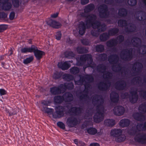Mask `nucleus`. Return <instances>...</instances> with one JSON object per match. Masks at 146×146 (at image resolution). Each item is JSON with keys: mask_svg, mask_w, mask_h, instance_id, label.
<instances>
[{"mask_svg": "<svg viewBox=\"0 0 146 146\" xmlns=\"http://www.w3.org/2000/svg\"><path fill=\"white\" fill-rule=\"evenodd\" d=\"M67 122L68 126L70 127H72L76 125L78 121L76 118L71 117L67 119Z\"/></svg>", "mask_w": 146, "mask_h": 146, "instance_id": "19", "label": "nucleus"}, {"mask_svg": "<svg viewBox=\"0 0 146 146\" xmlns=\"http://www.w3.org/2000/svg\"><path fill=\"white\" fill-rule=\"evenodd\" d=\"M8 27V25L5 24L0 25V33L5 30Z\"/></svg>", "mask_w": 146, "mask_h": 146, "instance_id": "56", "label": "nucleus"}, {"mask_svg": "<svg viewBox=\"0 0 146 146\" xmlns=\"http://www.w3.org/2000/svg\"><path fill=\"white\" fill-rule=\"evenodd\" d=\"M46 23L48 25L55 29H58L62 25L59 22L52 19L47 20Z\"/></svg>", "mask_w": 146, "mask_h": 146, "instance_id": "14", "label": "nucleus"}, {"mask_svg": "<svg viewBox=\"0 0 146 146\" xmlns=\"http://www.w3.org/2000/svg\"><path fill=\"white\" fill-rule=\"evenodd\" d=\"M127 86L126 81L124 80L118 81L115 84V88L117 90H125Z\"/></svg>", "mask_w": 146, "mask_h": 146, "instance_id": "10", "label": "nucleus"}, {"mask_svg": "<svg viewBox=\"0 0 146 146\" xmlns=\"http://www.w3.org/2000/svg\"><path fill=\"white\" fill-rule=\"evenodd\" d=\"M104 46L102 44H97L95 47L96 51L98 52H103L104 51Z\"/></svg>", "mask_w": 146, "mask_h": 146, "instance_id": "47", "label": "nucleus"}, {"mask_svg": "<svg viewBox=\"0 0 146 146\" xmlns=\"http://www.w3.org/2000/svg\"><path fill=\"white\" fill-rule=\"evenodd\" d=\"M115 124V121L114 119H106L104 121V125L108 127H112Z\"/></svg>", "mask_w": 146, "mask_h": 146, "instance_id": "26", "label": "nucleus"}, {"mask_svg": "<svg viewBox=\"0 0 146 146\" xmlns=\"http://www.w3.org/2000/svg\"><path fill=\"white\" fill-rule=\"evenodd\" d=\"M62 34L60 31H59L56 32L55 35L56 39L57 40H60L61 38Z\"/></svg>", "mask_w": 146, "mask_h": 146, "instance_id": "60", "label": "nucleus"}, {"mask_svg": "<svg viewBox=\"0 0 146 146\" xmlns=\"http://www.w3.org/2000/svg\"><path fill=\"white\" fill-rule=\"evenodd\" d=\"M93 118L94 122L96 123H99L103 120L104 119V116L99 115L97 113H96L94 115Z\"/></svg>", "mask_w": 146, "mask_h": 146, "instance_id": "35", "label": "nucleus"}, {"mask_svg": "<svg viewBox=\"0 0 146 146\" xmlns=\"http://www.w3.org/2000/svg\"><path fill=\"white\" fill-rule=\"evenodd\" d=\"M98 58L101 61H104L107 59V55L106 53L101 54L98 55Z\"/></svg>", "mask_w": 146, "mask_h": 146, "instance_id": "50", "label": "nucleus"}, {"mask_svg": "<svg viewBox=\"0 0 146 146\" xmlns=\"http://www.w3.org/2000/svg\"><path fill=\"white\" fill-rule=\"evenodd\" d=\"M137 17L139 18V14L141 13L142 16L141 17V21L144 22V24L146 25V13L143 10H139L136 12Z\"/></svg>", "mask_w": 146, "mask_h": 146, "instance_id": "21", "label": "nucleus"}, {"mask_svg": "<svg viewBox=\"0 0 146 146\" xmlns=\"http://www.w3.org/2000/svg\"><path fill=\"white\" fill-rule=\"evenodd\" d=\"M135 141L142 144H146V133H139L135 136Z\"/></svg>", "mask_w": 146, "mask_h": 146, "instance_id": "9", "label": "nucleus"}, {"mask_svg": "<svg viewBox=\"0 0 146 146\" xmlns=\"http://www.w3.org/2000/svg\"><path fill=\"white\" fill-rule=\"evenodd\" d=\"M95 8V5L93 3H90L87 5L84 9L85 13H90L93 11Z\"/></svg>", "mask_w": 146, "mask_h": 146, "instance_id": "30", "label": "nucleus"}, {"mask_svg": "<svg viewBox=\"0 0 146 146\" xmlns=\"http://www.w3.org/2000/svg\"><path fill=\"white\" fill-rule=\"evenodd\" d=\"M55 111L53 112L52 108L48 107H43V110L46 113H52V117L56 119L63 117L64 115V112L66 109L65 106L58 105L55 108Z\"/></svg>", "mask_w": 146, "mask_h": 146, "instance_id": "3", "label": "nucleus"}, {"mask_svg": "<svg viewBox=\"0 0 146 146\" xmlns=\"http://www.w3.org/2000/svg\"><path fill=\"white\" fill-rule=\"evenodd\" d=\"M106 69V66L104 64H101L98 65L97 66V71L99 72H101L102 70L105 71Z\"/></svg>", "mask_w": 146, "mask_h": 146, "instance_id": "49", "label": "nucleus"}, {"mask_svg": "<svg viewBox=\"0 0 146 146\" xmlns=\"http://www.w3.org/2000/svg\"><path fill=\"white\" fill-rule=\"evenodd\" d=\"M81 42L84 45H88L90 44V42L88 40L83 39L81 40Z\"/></svg>", "mask_w": 146, "mask_h": 146, "instance_id": "63", "label": "nucleus"}, {"mask_svg": "<svg viewBox=\"0 0 146 146\" xmlns=\"http://www.w3.org/2000/svg\"><path fill=\"white\" fill-rule=\"evenodd\" d=\"M63 72H61L56 71L54 73L53 76V78L55 80H57L62 77Z\"/></svg>", "mask_w": 146, "mask_h": 146, "instance_id": "41", "label": "nucleus"}, {"mask_svg": "<svg viewBox=\"0 0 146 146\" xmlns=\"http://www.w3.org/2000/svg\"><path fill=\"white\" fill-rule=\"evenodd\" d=\"M139 95L141 97L145 100H146V90H141L139 92Z\"/></svg>", "mask_w": 146, "mask_h": 146, "instance_id": "57", "label": "nucleus"}, {"mask_svg": "<svg viewBox=\"0 0 146 146\" xmlns=\"http://www.w3.org/2000/svg\"><path fill=\"white\" fill-rule=\"evenodd\" d=\"M64 101L63 96L58 95L54 97V101L55 104H61Z\"/></svg>", "mask_w": 146, "mask_h": 146, "instance_id": "33", "label": "nucleus"}, {"mask_svg": "<svg viewBox=\"0 0 146 146\" xmlns=\"http://www.w3.org/2000/svg\"><path fill=\"white\" fill-rule=\"evenodd\" d=\"M60 87L61 88H62V89L64 90L66 89L72 90L74 88V85L73 82H70L64 84H61L60 85Z\"/></svg>", "mask_w": 146, "mask_h": 146, "instance_id": "20", "label": "nucleus"}, {"mask_svg": "<svg viewBox=\"0 0 146 146\" xmlns=\"http://www.w3.org/2000/svg\"><path fill=\"white\" fill-rule=\"evenodd\" d=\"M110 98L111 102L117 103L119 100V95L116 92H113L110 94Z\"/></svg>", "mask_w": 146, "mask_h": 146, "instance_id": "16", "label": "nucleus"}, {"mask_svg": "<svg viewBox=\"0 0 146 146\" xmlns=\"http://www.w3.org/2000/svg\"><path fill=\"white\" fill-rule=\"evenodd\" d=\"M64 101L66 102H71L73 99V96L70 92H67L63 95Z\"/></svg>", "mask_w": 146, "mask_h": 146, "instance_id": "18", "label": "nucleus"}, {"mask_svg": "<svg viewBox=\"0 0 146 146\" xmlns=\"http://www.w3.org/2000/svg\"><path fill=\"white\" fill-rule=\"evenodd\" d=\"M101 102L99 103L96 106L97 112L96 113H97L98 115H104L103 113L101 111L100 109V107L102 106Z\"/></svg>", "mask_w": 146, "mask_h": 146, "instance_id": "51", "label": "nucleus"}, {"mask_svg": "<svg viewBox=\"0 0 146 146\" xmlns=\"http://www.w3.org/2000/svg\"><path fill=\"white\" fill-rule=\"evenodd\" d=\"M131 96L129 97V102L132 104L136 103L138 100V95L137 90H133L129 92Z\"/></svg>", "mask_w": 146, "mask_h": 146, "instance_id": "11", "label": "nucleus"}, {"mask_svg": "<svg viewBox=\"0 0 146 146\" xmlns=\"http://www.w3.org/2000/svg\"><path fill=\"white\" fill-rule=\"evenodd\" d=\"M117 23L120 27H123L125 26L124 30L127 33H130L134 32L136 30V27L133 24L130 25V27H127L128 25L127 21L124 19H120L118 20Z\"/></svg>", "mask_w": 146, "mask_h": 146, "instance_id": "6", "label": "nucleus"}, {"mask_svg": "<svg viewBox=\"0 0 146 146\" xmlns=\"http://www.w3.org/2000/svg\"><path fill=\"white\" fill-rule=\"evenodd\" d=\"M115 66H113L112 67V69L114 71H116L118 72H120L121 73L124 70L122 69V68L121 66V64H118L117 66L115 67L116 69L115 68Z\"/></svg>", "mask_w": 146, "mask_h": 146, "instance_id": "48", "label": "nucleus"}, {"mask_svg": "<svg viewBox=\"0 0 146 146\" xmlns=\"http://www.w3.org/2000/svg\"><path fill=\"white\" fill-rule=\"evenodd\" d=\"M82 16L86 18V24L83 21L80 22L78 28L79 33L82 35L85 33L86 29H88L91 27L93 29H97L98 31L104 32L106 29L105 24H101L100 22L96 20V15L94 14H83Z\"/></svg>", "mask_w": 146, "mask_h": 146, "instance_id": "1", "label": "nucleus"}, {"mask_svg": "<svg viewBox=\"0 0 146 146\" xmlns=\"http://www.w3.org/2000/svg\"><path fill=\"white\" fill-rule=\"evenodd\" d=\"M143 67V65L141 63L136 62L133 64L132 68L135 72L138 74L141 72Z\"/></svg>", "mask_w": 146, "mask_h": 146, "instance_id": "13", "label": "nucleus"}, {"mask_svg": "<svg viewBox=\"0 0 146 146\" xmlns=\"http://www.w3.org/2000/svg\"><path fill=\"white\" fill-rule=\"evenodd\" d=\"M135 41L138 42H141V40L140 38L139 37H134L132 38L131 40L132 42L133 43V45L134 46L138 47L140 45L139 44L136 42Z\"/></svg>", "mask_w": 146, "mask_h": 146, "instance_id": "39", "label": "nucleus"}, {"mask_svg": "<svg viewBox=\"0 0 146 146\" xmlns=\"http://www.w3.org/2000/svg\"><path fill=\"white\" fill-rule=\"evenodd\" d=\"M12 6L11 3L9 1L4 4H2L3 9L5 11L9 10L11 8Z\"/></svg>", "mask_w": 146, "mask_h": 146, "instance_id": "40", "label": "nucleus"}, {"mask_svg": "<svg viewBox=\"0 0 146 146\" xmlns=\"http://www.w3.org/2000/svg\"><path fill=\"white\" fill-rule=\"evenodd\" d=\"M119 57L118 55L116 54L111 55L109 56L108 61L110 63H114L116 64L119 61Z\"/></svg>", "mask_w": 146, "mask_h": 146, "instance_id": "23", "label": "nucleus"}, {"mask_svg": "<svg viewBox=\"0 0 146 146\" xmlns=\"http://www.w3.org/2000/svg\"><path fill=\"white\" fill-rule=\"evenodd\" d=\"M87 131L89 134L92 135H95L98 131L96 128L93 127H90L87 129Z\"/></svg>", "mask_w": 146, "mask_h": 146, "instance_id": "44", "label": "nucleus"}, {"mask_svg": "<svg viewBox=\"0 0 146 146\" xmlns=\"http://www.w3.org/2000/svg\"><path fill=\"white\" fill-rule=\"evenodd\" d=\"M118 44L116 38L111 39L106 42V45L108 47H111L115 46Z\"/></svg>", "mask_w": 146, "mask_h": 146, "instance_id": "28", "label": "nucleus"}, {"mask_svg": "<svg viewBox=\"0 0 146 146\" xmlns=\"http://www.w3.org/2000/svg\"><path fill=\"white\" fill-rule=\"evenodd\" d=\"M100 99L101 100V102H101L102 104L104 102V100L101 95L97 94L95 95L93 97L92 101L93 102L94 101L98 102L100 101Z\"/></svg>", "mask_w": 146, "mask_h": 146, "instance_id": "36", "label": "nucleus"}, {"mask_svg": "<svg viewBox=\"0 0 146 146\" xmlns=\"http://www.w3.org/2000/svg\"><path fill=\"white\" fill-rule=\"evenodd\" d=\"M62 78L67 81L72 80L74 79V76L70 74H65L62 75Z\"/></svg>", "mask_w": 146, "mask_h": 146, "instance_id": "42", "label": "nucleus"}, {"mask_svg": "<svg viewBox=\"0 0 146 146\" xmlns=\"http://www.w3.org/2000/svg\"><path fill=\"white\" fill-rule=\"evenodd\" d=\"M62 88L60 87V85L58 87H53L50 88L51 93L53 95H58L61 93Z\"/></svg>", "mask_w": 146, "mask_h": 146, "instance_id": "25", "label": "nucleus"}, {"mask_svg": "<svg viewBox=\"0 0 146 146\" xmlns=\"http://www.w3.org/2000/svg\"><path fill=\"white\" fill-rule=\"evenodd\" d=\"M7 113H9V116H11L16 115L17 114V111L15 110H13L12 111H8Z\"/></svg>", "mask_w": 146, "mask_h": 146, "instance_id": "64", "label": "nucleus"}, {"mask_svg": "<svg viewBox=\"0 0 146 146\" xmlns=\"http://www.w3.org/2000/svg\"><path fill=\"white\" fill-rule=\"evenodd\" d=\"M76 50L77 53L79 54L87 53L88 51V49L82 46H78L76 48Z\"/></svg>", "mask_w": 146, "mask_h": 146, "instance_id": "37", "label": "nucleus"}, {"mask_svg": "<svg viewBox=\"0 0 146 146\" xmlns=\"http://www.w3.org/2000/svg\"><path fill=\"white\" fill-rule=\"evenodd\" d=\"M87 61L89 67L93 68L92 66L93 59L92 55L90 54H87L81 55L80 60L77 59L76 64L78 66H82L84 65L85 62Z\"/></svg>", "mask_w": 146, "mask_h": 146, "instance_id": "5", "label": "nucleus"}, {"mask_svg": "<svg viewBox=\"0 0 146 146\" xmlns=\"http://www.w3.org/2000/svg\"><path fill=\"white\" fill-rule=\"evenodd\" d=\"M79 76L80 77L79 81L82 83L85 82V80L89 81V82H93L94 81V77L91 74H86L84 76L80 75Z\"/></svg>", "mask_w": 146, "mask_h": 146, "instance_id": "15", "label": "nucleus"}, {"mask_svg": "<svg viewBox=\"0 0 146 146\" xmlns=\"http://www.w3.org/2000/svg\"><path fill=\"white\" fill-rule=\"evenodd\" d=\"M130 120L128 119H121L119 122V125L122 127H127L130 123Z\"/></svg>", "mask_w": 146, "mask_h": 146, "instance_id": "31", "label": "nucleus"}, {"mask_svg": "<svg viewBox=\"0 0 146 146\" xmlns=\"http://www.w3.org/2000/svg\"><path fill=\"white\" fill-rule=\"evenodd\" d=\"M113 111L115 115L120 116L123 115L125 111V109L122 106H117L114 108Z\"/></svg>", "mask_w": 146, "mask_h": 146, "instance_id": "12", "label": "nucleus"}, {"mask_svg": "<svg viewBox=\"0 0 146 146\" xmlns=\"http://www.w3.org/2000/svg\"><path fill=\"white\" fill-rule=\"evenodd\" d=\"M70 72L72 74L76 75L79 72L80 69L78 67L74 66L70 68Z\"/></svg>", "mask_w": 146, "mask_h": 146, "instance_id": "43", "label": "nucleus"}, {"mask_svg": "<svg viewBox=\"0 0 146 146\" xmlns=\"http://www.w3.org/2000/svg\"><path fill=\"white\" fill-rule=\"evenodd\" d=\"M106 77L105 78L107 79L106 82H100L98 85V89L101 91H107L109 90L110 85V82L109 79H110L112 76V74L111 72L107 71L105 73L104 72L103 77L104 78L105 75Z\"/></svg>", "mask_w": 146, "mask_h": 146, "instance_id": "4", "label": "nucleus"}, {"mask_svg": "<svg viewBox=\"0 0 146 146\" xmlns=\"http://www.w3.org/2000/svg\"><path fill=\"white\" fill-rule=\"evenodd\" d=\"M97 30L98 29H97ZM99 32L98 31H96L95 30H92L91 31V35L93 36H95V37H98L99 35V33H101V32Z\"/></svg>", "mask_w": 146, "mask_h": 146, "instance_id": "55", "label": "nucleus"}, {"mask_svg": "<svg viewBox=\"0 0 146 146\" xmlns=\"http://www.w3.org/2000/svg\"><path fill=\"white\" fill-rule=\"evenodd\" d=\"M125 138L124 137H122V135L119 136L118 137L115 138V141L117 142H121L125 140Z\"/></svg>", "mask_w": 146, "mask_h": 146, "instance_id": "54", "label": "nucleus"}, {"mask_svg": "<svg viewBox=\"0 0 146 146\" xmlns=\"http://www.w3.org/2000/svg\"><path fill=\"white\" fill-rule=\"evenodd\" d=\"M132 52V48H130L129 49H123L120 55L121 58L124 61H129L131 60L133 58Z\"/></svg>", "mask_w": 146, "mask_h": 146, "instance_id": "8", "label": "nucleus"}, {"mask_svg": "<svg viewBox=\"0 0 146 146\" xmlns=\"http://www.w3.org/2000/svg\"><path fill=\"white\" fill-rule=\"evenodd\" d=\"M80 95L78 96L80 101H83L84 100L85 101L86 100V98H88L89 97L87 94H84L81 92L80 93Z\"/></svg>", "mask_w": 146, "mask_h": 146, "instance_id": "46", "label": "nucleus"}, {"mask_svg": "<svg viewBox=\"0 0 146 146\" xmlns=\"http://www.w3.org/2000/svg\"><path fill=\"white\" fill-rule=\"evenodd\" d=\"M127 9L124 8H121L118 9V15L121 17H126L127 15Z\"/></svg>", "mask_w": 146, "mask_h": 146, "instance_id": "29", "label": "nucleus"}, {"mask_svg": "<svg viewBox=\"0 0 146 146\" xmlns=\"http://www.w3.org/2000/svg\"><path fill=\"white\" fill-rule=\"evenodd\" d=\"M119 32V29L117 28L114 27L109 29L108 33L110 36H113L116 35Z\"/></svg>", "mask_w": 146, "mask_h": 146, "instance_id": "32", "label": "nucleus"}, {"mask_svg": "<svg viewBox=\"0 0 146 146\" xmlns=\"http://www.w3.org/2000/svg\"><path fill=\"white\" fill-rule=\"evenodd\" d=\"M138 129L135 127H132L130 130L129 133L131 135H135L138 132Z\"/></svg>", "mask_w": 146, "mask_h": 146, "instance_id": "52", "label": "nucleus"}, {"mask_svg": "<svg viewBox=\"0 0 146 146\" xmlns=\"http://www.w3.org/2000/svg\"><path fill=\"white\" fill-rule=\"evenodd\" d=\"M64 54L65 58L69 59L72 58L75 56V54L73 51H69L68 50L65 51L64 53Z\"/></svg>", "mask_w": 146, "mask_h": 146, "instance_id": "34", "label": "nucleus"}, {"mask_svg": "<svg viewBox=\"0 0 146 146\" xmlns=\"http://www.w3.org/2000/svg\"><path fill=\"white\" fill-rule=\"evenodd\" d=\"M12 3L14 7L17 8L19 6V0H12Z\"/></svg>", "mask_w": 146, "mask_h": 146, "instance_id": "58", "label": "nucleus"}, {"mask_svg": "<svg viewBox=\"0 0 146 146\" xmlns=\"http://www.w3.org/2000/svg\"><path fill=\"white\" fill-rule=\"evenodd\" d=\"M57 126L61 129L64 130L65 129V126L64 124L62 121H58L57 123Z\"/></svg>", "mask_w": 146, "mask_h": 146, "instance_id": "53", "label": "nucleus"}, {"mask_svg": "<svg viewBox=\"0 0 146 146\" xmlns=\"http://www.w3.org/2000/svg\"><path fill=\"white\" fill-rule=\"evenodd\" d=\"M133 116L134 118L138 121H143L145 119V117L143 115L138 112L133 114Z\"/></svg>", "mask_w": 146, "mask_h": 146, "instance_id": "27", "label": "nucleus"}, {"mask_svg": "<svg viewBox=\"0 0 146 146\" xmlns=\"http://www.w3.org/2000/svg\"><path fill=\"white\" fill-rule=\"evenodd\" d=\"M117 39L120 43L123 42L124 40V36L123 35H119L117 37Z\"/></svg>", "mask_w": 146, "mask_h": 146, "instance_id": "62", "label": "nucleus"}, {"mask_svg": "<svg viewBox=\"0 0 146 146\" xmlns=\"http://www.w3.org/2000/svg\"><path fill=\"white\" fill-rule=\"evenodd\" d=\"M58 67L62 70H68L71 66L69 61H66L62 63L58 62Z\"/></svg>", "mask_w": 146, "mask_h": 146, "instance_id": "17", "label": "nucleus"}, {"mask_svg": "<svg viewBox=\"0 0 146 146\" xmlns=\"http://www.w3.org/2000/svg\"><path fill=\"white\" fill-rule=\"evenodd\" d=\"M82 108L80 107H72L69 110L70 113H73L75 115H77L81 113Z\"/></svg>", "mask_w": 146, "mask_h": 146, "instance_id": "22", "label": "nucleus"}, {"mask_svg": "<svg viewBox=\"0 0 146 146\" xmlns=\"http://www.w3.org/2000/svg\"><path fill=\"white\" fill-rule=\"evenodd\" d=\"M99 15L101 18H107L109 15L108 6L103 4L100 5L98 7Z\"/></svg>", "mask_w": 146, "mask_h": 146, "instance_id": "7", "label": "nucleus"}, {"mask_svg": "<svg viewBox=\"0 0 146 146\" xmlns=\"http://www.w3.org/2000/svg\"><path fill=\"white\" fill-rule=\"evenodd\" d=\"M50 102L49 101L43 100L41 102V104L44 106H48L50 105Z\"/></svg>", "mask_w": 146, "mask_h": 146, "instance_id": "61", "label": "nucleus"}, {"mask_svg": "<svg viewBox=\"0 0 146 146\" xmlns=\"http://www.w3.org/2000/svg\"><path fill=\"white\" fill-rule=\"evenodd\" d=\"M143 125V123H138L136 126V128L138 129V131H142V127Z\"/></svg>", "mask_w": 146, "mask_h": 146, "instance_id": "59", "label": "nucleus"}, {"mask_svg": "<svg viewBox=\"0 0 146 146\" xmlns=\"http://www.w3.org/2000/svg\"><path fill=\"white\" fill-rule=\"evenodd\" d=\"M34 58L33 56H31L24 59L23 60V63L25 65L30 64L33 61Z\"/></svg>", "mask_w": 146, "mask_h": 146, "instance_id": "45", "label": "nucleus"}, {"mask_svg": "<svg viewBox=\"0 0 146 146\" xmlns=\"http://www.w3.org/2000/svg\"><path fill=\"white\" fill-rule=\"evenodd\" d=\"M20 51L23 54L33 52L35 57L38 60H40L43 56L45 55L44 52L38 50L37 47L34 45H32L31 47H22Z\"/></svg>", "mask_w": 146, "mask_h": 146, "instance_id": "2", "label": "nucleus"}, {"mask_svg": "<svg viewBox=\"0 0 146 146\" xmlns=\"http://www.w3.org/2000/svg\"><path fill=\"white\" fill-rule=\"evenodd\" d=\"M122 133V130L120 129H113L111 130L110 135L116 138L121 135Z\"/></svg>", "mask_w": 146, "mask_h": 146, "instance_id": "24", "label": "nucleus"}, {"mask_svg": "<svg viewBox=\"0 0 146 146\" xmlns=\"http://www.w3.org/2000/svg\"><path fill=\"white\" fill-rule=\"evenodd\" d=\"M110 37L108 33H104L101 34L100 36V39L101 41L104 42L107 40Z\"/></svg>", "mask_w": 146, "mask_h": 146, "instance_id": "38", "label": "nucleus"}]
</instances>
